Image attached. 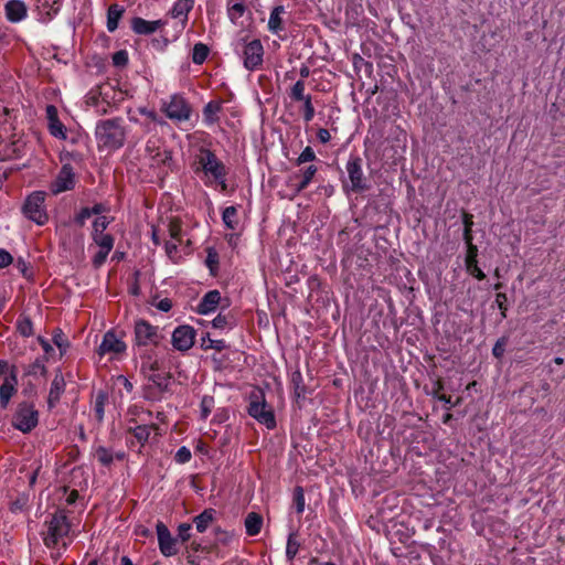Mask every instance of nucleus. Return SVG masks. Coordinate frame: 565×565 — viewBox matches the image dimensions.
<instances>
[{
  "mask_svg": "<svg viewBox=\"0 0 565 565\" xmlns=\"http://www.w3.org/2000/svg\"><path fill=\"white\" fill-rule=\"evenodd\" d=\"M47 128L50 134L60 139L65 140L67 137L66 127L63 125V122L58 120H54L47 124Z\"/></svg>",
  "mask_w": 565,
  "mask_h": 565,
  "instance_id": "obj_38",
  "label": "nucleus"
},
{
  "mask_svg": "<svg viewBox=\"0 0 565 565\" xmlns=\"http://www.w3.org/2000/svg\"><path fill=\"white\" fill-rule=\"evenodd\" d=\"M222 221L227 230L235 231L238 226L237 207L234 205L225 207L222 212Z\"/></svg>",
  "mask_w": 565,
  "mask_h": 565,
  "instance_id": "obj_28",
  "label": "nucleus"
},
{
  "mask_svg": "<svg viewBox=\"0 0 565 565\" xmlns=\"http://www.w3.org/2000/svg\"><path fill=\"white\" fill-rule=\"evenodd\" d=\"M295 509L298 514L303 513L306 507L305 492L301 487H296L294 492Z\"/></svg>",
  "mask_w": 565,
  "mask_h": 565,
  "instance_id": "obj_45",
  "label": "nucleus"
},
{
  "mask_svg": "<svg viewBox=\"0 0 565 565\" xmlns=\"http://www.w3.org/2000/svg\"><path fill=\"white\" fill-rule=\"evenodd\" d=\"M345 169L351 182V189L353 191L363 190L365 185L363 183L362 160L359 157H350Z\"/></svg>",
  "mask_w": 565,
  "mask_h": 565,
  "instance_id": "obj_16",
  "label": "nucleus"
},
{
  "mask_svg": "<svg viewBox=\"0 0 565 565\" xmlns=\"http://www.w3.org/2000/svg\"><path fill=\"white\" fill-rule=\"evenodd\" d=\"M211 323L214 329H218L221 331H228L234 327V320L231 317L221 313L217 315Z\"/></svg>",
  "mask_w": 565,
  "mask_h": 565,
  "instance_id": "obj_33",
  "label": "nucleus"
},
{
  "mask_svg": "<svg viewBox=\"0 0 565 565\" xmlns=\"http://www.w3.org/2000/svg\"><path fill=\"white\" fill-rule=\"evenodd\" d=\"M164 250H166L167 256L171 260L175 262L177 254H178V245H177V243L174 241H172V239L166 242Z\"/></svg>",
  "mask_w": 565,
  "mask_h": 565,
  "instance_id": "obj_53",
  "label": "nucleus"
},
{
  "mask_svg": "<svg viewBox=\"0 0 565 565\" xmlns=\"http://www.w3.org/2000/svg\"><path fill=\"white\" fill-rule=\"evenodd\" d=\"M203 345L205 349H215L217 351H222L226 347L224 340H216V339H209L207 343L203 339Z\"/></svg>",
  "mask_w": 565,
  "mask_h": 565,
  "instance_id": "obj_56",
  "label": "nucleus"
},
{
  "mask_svg": "<svg viewBox=\"0 0 565 565\" xmlns=\"http://www.w3.org/2000/svg\"><path fill=\"white\" fill-rule=\"evenodd\" d=\"M45 200L46 193L44 191H33L25 198L22 205L23 215L39 226H43L49 222Z\"/></svg>",
  "mask_w": 565,
  "mask_h": 565,
  "instance_id": "obj_4",
  "label": "nucleus"
},
{
  "mask_svg": "<svg viewBox=\"0 0 565 565\" xmlns=\"http://www.w3.org/2000/svg\"><path fill=\"white\" fill-rule=\"evenodd\" d=\"M245 11L246 6L243 2H233V0L227 1V15L233 23H237V21L244 15Z\"/></svg>",
  "mask_w": 565,
  "mask_h": 565,
  "instance_id": "obj_30",
  "label": "nucleus"
},
{
  "mask_svg": "<svg viewBox=\"0 0 565 565\" xmlns=\"http://www.w3.org/2000/svg\"><path fill=\"white\" fill-rule=\"evenodd\" d=\"M39 424V412L31 403H20L12 418V426L23 434L32 431Z\"/></svg>",
  "mask_w": 565,
  "mask_h": 565,
  "instance_id": "obj_7",
  "label": "nucleus"
},
{
  "mask_svg": "<svg viewBox=\"0 0 565 565\" xmlns=\"http://www.w3.org/2000/svg\"><path fill=\"white\" fill-rule=\"evenodd\" d=\"M216 511L212 508L205 509L193 519V523L199 533H204L214 521Z\"/></svg>",
  "mask_w": 565,
  "mask_h": 565,
  "instance_id": "obj_26",
  "label": "nucleus"
},
{
  "mask_svg": "<svg viewBox=\"0 0 565 565\" xmlns=\"http://www.w3.org/2000/svg\"><path fill=\"white\" fill-rule=\"evenodd\" d=\"M290 382L292 384V387H294V391H295V394L297 395V397H301L306 394V387L303 385L302 374L299 370L292 372V374L290 376Z\"/></svg>",
  "mask_w": 565,
  "mask_h": 565,
  "instance_id": "obj_39",
  "label": "nucleus"
},
{
  "mask_svg": "<svg viewBox=\"0 0 565 565\" xmlns=\"http://www.w3.org/2000/svg\"><path fill=\"white\" fill-rule=\"evenodd\" d=\"M264 56V46L258 39H254L244 44L243 49V61L244 66L253 71L257 66L262 65Z\"/></svg>",
  "mask_w": 565,
  "mask_h": 565,
  "instance_id": "obj_12",
  "label": "nucleus"
},
{
  "mask_svg": "<svg viewBox=\"0 0 565 565\" xmlns=\"http://www.w3.org/2000/svg\"><path fill=\"white\" fill-rule=\"evenodd\" d=\"M66 388V382L62 371L56 370L54 377L51 382L49 396H47V408L52 411L58 404L62 395L64 394Z\"/></svg>",
  "mask_w": 565,
  "mask_h": 565,
  "instance_id": "obj_17",
  "label": "nucleus"
},
{
  "mask_svg": "<svg viewBox=\"0 0 565 565\" xmlns=\"http://www.w3.org/2000/svg\"><path fill=\"white\" fill-rule=\"evenodd\" d=\"M12 256L6 249H0V269L7 268L12 264Z\"/></svg>",
  "mask_w": 565,
  "mask_h": 565,
  "instance_id": "obj_59",
  "label": "nucleus"
},
{
  "mask_svg": "<svg viewBox=\"0 0 565 565\" xmlns=\"http://www.w3.org/2000/svg\"><path fill=\"white\" fill-rule=\"evenodd\" d=\"M318 169L316 166L307 167L301 175L300 181L297 184H295L294 193L299 194L301 191H303L311 183Z\"/></svg>",
  "mask_w": 565,
  "mask_h": 565,
  "instance_id": "obj_29",
  "label": "nucleus"
},
{
  "mask_svg": "<svg viewBox=\"0 0 565 565\" xmlns=\"http://www.w3.org/2000/svg\"><path fill=\"white\" fill-rule=\"evenodd\" d=\"M110 220L107 216L99 215L93 222V234L105 233Z\"/></svg>",
  "mask_w": 565,
  "mask_h": 565,
  "instance_id": "obj_50",
  "label": "nucleus"
},
{
  "mask_svg": "<svg viewBox=\"0 0 565 565\" xmlns=\"http://www.w3.org/2000/svg\"><path fill=\"white\" fill-rule=\"evenodd\" d=\"M47 124L54 120H58L57 108L54 105H47L45 108Z\"/></svg>",
  "mask_w": 565,
  "mask_h": 565,
  "instance_id": "obj_62",
  "label": "nucleus"
},
{
  "mask_svg": "<svg viewBox=\"0 0 565 565\" xmlns=\"http://www.w3.org/2000/svg\"><path fill=\"white\" fill-rule=\"evenodd\" d=\"M126 349V343L119 337H117V334L113 330H108L103 335V340L98 345L96 352L100 358H103L107 354L124 353Z\"/></svg>",
  "mask_w": 565,
  "mask_h": 565,
  "instance_id": "obj_15",
  "label": "nucleus"
},
{
  "mask_svg": "<svg viewBox=\"0 0 565 565\" xmlns=\"http://www.w3.org/2000/svg\"><path fill=\"white\" fill-rule=\"evenodd\" d=\"M92 216L89 207H83L75 216L74 221L77 225L83 226L87 218Z\"/></svg>",
  "mask_w": 565,
  "mask_h": 565,
  "instance_id": "obj_54",
  "label": "nucleus"
},
{
  "mask_svg": "<svg viewBox=\"0 0 565 565\" xmlns=\"http://www.w3.org/2000/svg\"><path fill=\"white\" fill-rule=\"evenodd\" d=\"M286 13V9L284 6H276L271 9L269 19H268V31L273 34L279 35L282 31H285V24L282 20V15Z\"/></svg>",
  "mask_w": 565,
  "mask_h": 565,
  "instance_id": "obj_22",
  "label": "nucleus"
},
{
  "mask_svg": "<svg viewBox=\"0 0 565 565\" xmlns=\"http://www.w3.org/2000/svg\"><path fill=\"white\" fill-rule=\"evenodd\" d=\"M363 65L365 66L366 71L373 70V64L371 62H364V60L361 56L355 55L353 58L354 70L359 71Z\"/></svg>",
  "mask_w": 565,
  "mask_h": 565,
  "instance_id": "obj_61",
  "label": "nucleus"
},
{
  "mask_svg": "<svg viewBox=\"0 0 565 565\" xmlns=\"http://www.w3.org/2000/svg\"><path fill=\"white\" fill-rule=\"evenodd\" d=\"M93 241L96 243L98 248L111 250L114 247V238L107 233L93 234Z\"/></svg>",
  "mask_w": 565,
  "mask_h": 565,
  "instance_id": "obj_36",
  "label": "nucleus"
},
{
  "mask_svg": "<svg viewBox=\"0 0 565 565\" xmlns=\"http://www.w3.org/2000/svg\"><path fill=\"white\" fill-rule=\"evenodd\" d=\"M111 250L98 248V252L93 258V263L96 267L103 265Z\"/></svg>",
  "mask_w": 565,
  "mask_h": 565,
  "instance_id": "obj_57",
  "label": "nucleus"
},
{
  "mask_svg": "<svg viewBox=\"0 0 565 565\" xmlns=\"http://www.w3.org/2000/svg\"><path fill=\"white\" fill-rule=\"evenodd\" d=\"M289 96L292 100L300 102L303 98L310 96L305 94V84L302 81H297L290 89Z\"/></svg>",
  "mask_w": 565,
  "mask_h": 565,
  "instance_id": "obj_44",
  "label": "nucleus"
},
{
  "mask_svg": "<svg viewBox=\"0 0 565 565\" xmlns=\"http://www.w3.org/2000/svg\"><path fill=\"white\" fill-rule=\"evenodd\" d=\"M194 171L203 173V181L206 186L215 183L223 191L226 190L227 169L211 149L206 147L199 148L194 157Z\"/></svg>",
  "mask_w": 565,
  "mask_h": 565,
  "instance_id": "obj_2",
  "label": "nucleus"
},
{
  "mask_svg": "<svg viewBox=\"0 0 565 565\" xmlns=\"http://www.w3.org/2000/svg\"><path fill=\"white\" fill-rule=\"evenodd\" d=\"M221 292L216 289L207 291L198 303L196 311L200 315H210L216 311L221 302Z\"/></svg>",
  "mask_w": 565,
  "mask_h": 565,
  "instance_id": "obj_19",
  "label": "nucleus"
},
{
  "mask_svg": "<svg viewBox=\"0 0 565 565\" xmlns=\"http://www.w3.org/2000/svg\"><path fill=\"white\" fill-rule=\"evenodd\" d=\"M156 308L162 312H168L172 308V302L170 299L163 298L157 302Z\"/></svg>",
  "mask_w": 565,
  "mask_h": 565,
  "instance_id": "obj_63",
  "label": "nucleus"
},
{
  "mask_svg": "<svg viewBox=\"0 0 565 565\" xmlns=\"http://www.w3.org/2000/svg\"><path fill=\"white\" fill-rule=\"evenodd\" d=\"M17 328L20 334L25 338L32 335L33 333V323L28 317L20 318L18 320Z\"/></svg>",
  "mask_w": 565,
  "mask_h": 565,
  "instance_id": "obj_43",
  "label": "nucleus"
},
{
  "mask_svg": "<svg viewBox=\"0 0 565 565\" xmlns=\"http://www.w3.org/2000/svg\"><path fill=\"white\" fill-rule=\"evenodd\" d=\"M76 184V175L71 164H63L58 171L55 180L51 184V191L53 194H60L62 192L74 189Z\"/></svg>",
  "mask_w": 565,
  "mask_h": 565,
  "instance_id": "obj_13",
  "label": "nucleus"
},
{
  "mask_svg": "<svg viewBox=\"0 0 565 565\" xmlns=\"http://www.w3.org/2000/svg\"><path fill=\"white\" fill-rule=\"evenodd\" d=\"M195 340V330L188 324L177 327L171 337L172 345L178 351L190 350Z\"/></svg>",
  "mask_w": 565,
  "mask_h": 565,
  "instance_id": "obj_14",
  "label": "nucleus"
},
{
  "mask_svg": "<svg viewBox=\"0 0 565 565\" xmlns=\"http://www.w3.org/2000/svg\"><path fill=\"white\" fill-rule=\"evenodd\" d=\"M121 99L120 92H116L109 84H102L90 89L86 96V104L94 107L98 114H107Z\"/></svg>",
  "mask_w": 565,
  "mask_h": 565,
  "instance_id": "obj_3",
  "label": "nucleus"
},
{
  "mask_svg": "<svg viewBox=\"0 0 565 565\" xmlns=\"http://www.w3.org/2000/svg\"><path fill=\"white\" fill-rule=\"evenodd\" d=\"M25 373L31 376H43L46 374V366L44 363V360L41 358L35 359L34 362H32Z\"/></svg>",
  "mask_w": 565,
  "mask_h": 565,
  "instance_id": "obj_40",
  "label": "nucleus"
},
{
  "mask_svg": "<svg viewBox=\"0 0 565 565\" xmlns=\"http://www.w3.org/2000/svg\"><path fill=\"white\" fill-rule=\"evenodd\" d=\"M129 431L132 433L134 437L141 444L145 445L149 437L151 427L148 425H138L132 428H129Z\"/></svg>",
  "mask_w": 565,
  "mask_h": 565,
  "instance_id": "obj_37",
  "label": "nucleus"
},
{
  "mask_svg": "<svg viewBox=\"0 0 565 565\" xmlns=\"http://www.w3.org/2000/svg\"><path fill=\"white\" fill-rule=\"evenodd\" d=\"M222 110V102L211 100L204 107L202 111L203 122L205 126L211 127L220 120V113Z\"/></svg>",
  "mask_w": 565,
  "mask_h": 565,
  "instance_id": "obj_23",
  "label": "nucleus"
},
{
  "mask_svg": "<svg viewBox=\"0 0 565 565\" xmlns=\"http://www.w3.org/2000/svg\"><path fill=\"white\" fill-rule=\"evenodd\" d=\"M167 23L166 19L148 21L143 18L135 17L131 19V30L139 35H149L167 25Z\"/></svg>",
  "mask_w": 565,
  "mask_h": 565,
  "instance_id": "obj_18",
  "label": "nucleus"
},
{
  "mask_svg": "<svg viewBox=\"0 0 565 565\" xmlns=\"http://www.w3.org/2000/svg\"><path fill=\"white\" fill-rule=\"evenodd\" d=\"M52 341L54 345L58 349L60 356H63L66 353L67 349L70 348V342L65 338L61 329H56L54 331Z\"/></svg>",
  "mask_w": 565,
  "mask_h": 565,
  "instance_id": "obj_34",
  "label": "nucleus"
},
{
  "mask_svg": "<svg viewBox=\"0 0 565 565\" xmlns=\"http://www.w3.org/2000/svg\"><path fill=\"white\" fill-rule=\"evenodd\" d=\"M317 138H318V140H319L321 143H327V142H329V141H330V139H331V135H330V132H329V130H328V129H326V128H320V129H318V131H317Z\"/></svg>",
  "mask_w": 565,
  "mask_h": 565,
  "instance_id": "obj_64",
  "label": "nucleus"
},
{
  "mask_svg": "<svg viewBox=\"0 0 565 565\" xmlns=\"http://www.w3.org/2000/svg\"><path fill=\"white\" fill-rule=\"evenodd\" d=\"M106 401L107 394L104 392H98L95 397L94 412L99 422L104 418Z\"/></svg>",
  "mask_w": 565,
  "mask_h": 565,
  "instance_id": "obj_41",
  "label": "nucleus"
},
{
  "mask_svg": "<svg viewBox=\"0 0 565 565\" xmlns=\"http://www.w3.org/2000/svg\"><path fill=\"white\" fill-rule=\"evenodd\" d=\"M17 375L14 372H10L3 380V383L0 386V405L2 408H6L17 391Z\"/></svg>",
  "mask_w": 565,
  "mask_h": 565,
  "instance_id": "obj_21",
  "label": "nucleus"
},
{
  "mask_svg": "<svg viewBox=\"0 0 565 565\" xmlns=\"http://www.w3.org/2000/svg\"><path fill=\"white\" fill-rule=\"evenodd\" d=\"M191 458H192L191 450L186 446H181L174 455V460L179 465H184V463L189 462L191 460Z\"/></svg>",
  "mask_w": 565,
  "mask_h": 565,
  "instance_id": "obj_49",
  "label": "nucleus"
},
{
  "mask_svg": "<svg viewBox=\"0 0 565 565\" xmlns=\"http://www.w3.org/2000/svg\"><path fill=\"white\" fill-rule=\"evenodd\" d=\"M247 413L250 417L268 429L276 427V418L273 409L267 405L262 392H254L249 396Z\"/></svg>",
  "mask_w": 565,
  "mask_h": 565,
  "instance_id": "obj_6",
  "label": "nucleus"
},
{
  "mask_svg": "<svg viewBox=\"0 0 565 565\" xmlns=\"http://www.w3.org/2000/svg\"><path fill=\"white\" fill-rule=\"evenodd\" d=\"M111 60L115 67H125L129 61L128 52L126 50H119L113 54Z\"/></svg>",
  "mask_w": 565,
  "mask_h": 565,
  "instance_id": "obj_48",
  "label": "nucleus"
},
{
  "mask_svg": "<svg viewBox=\"0 0 565 565\" xmlns=\"http://www.w3.org/2000/svg\"><path fill=\"white\" fill-rule=\"evenodd\" d=\"M71 524L64 514L58 511L53 514L49 522L47 535L44 539V543L47 547H53L60 542L66 546L71 541Z\"/></svg>",
  "mask_w": 565,
  "mask_h": 565,
  "instance_id": "obj_5",
  "label": "nucleus"
},
{
  "mask_svg": "<svg viewBox=\"0 0 565 565\" xmlns=\"http://www.w3.org/2000/svg\"><path fill=\"white\" fill-rule=\"evenodd\" d=\"M194 0H175L172 7L167 12L166 17L175 20L174 30L177 39L186 28L189 21V13L193 10Z\"/></svg>",
  "mask_w": 565,
  "mask_h": 565,
  "instance_id": "obj_10",
  "label": "nucleus"
},
{
  "mask_svg": "<svg viewBox=\"0 0 565 565\" xmlns=\"http://www.w3.org/2000/svg\"><path fill=\"white\" fill-rule=\"evenodd\" d=\"M6 18L12 23L21 22L26 18L28 9L21 0H10L4 6Z\"/></svg>",
  "mask_w": 565,
  "mask_h": 565,
  "instance_id": "obj_20",
  "label": "nucleus"
},
{
  "mask_svg": "<svg viewBox=\"0 0 565 565\" xmlns=\"http://www.w3.org/2000/svg\"><path fill=\"white\" fill-rule=\"evenodd\" d=\"M205 265L212 275H215L218 268V254L214 248H209Z\"/></svg>",
  "mask_w": 565,
  "mask_h": 565,
  "instance_id": "obj_42",
  "label": "nucleus"
},
{
  "mask_svg": "<svg viewBox=\"0 0 565 565\" xmlns=\"http://www.w3.org/2000/svg\"><path fill=\"white\" fill-rule=\"evenodd\" d=\"M300 543L296 539V533L292 532L287 537V544H286V558L288 562H292L299 552Z\"/></svg>",
  "mask_w": 565,
  "mask_h": 565,
  "instance_id": "obj_32",
  "label": "nucleus"
},
{
  "mask_svg": "<svg viewBox=\"0 0 565 565\" xmlns=\"http://www.w3.org/2000/svg\"><path fill=\"white\" fill-rule=\"evenodd\" d=\"M38 8L45 11L50 18L56 14L61 8V0H36Z\"/></svg>",
  "mask_w": 565,
  "mask_h": 565,
  "instance_id": "obj_35",
  "label": "nucleus"
},
{
  "mask_svg": "<svg viewBox=\"0 0 565 565\" xmlns=\"http://www.w3.org/2000/svg\"><path fill=\"white\" fill-rule=\"evenodd\" d=\"M125 12L124 7L114 3L108 7L107 10V22L106 28L108 32L113 33L117 30L119 20L121 19L122 14Z\"/></svg>",
  "mask_w": 565,
  "mask_h": 565,
  "instance_id": "obj_25",
  "label": "nucleus"
},
{
  "mask_svg": "<svg viewBox=\"0 0 565 565\" xmlns=\"http://www.w3.org/2000/svg\"><path fill=\"white\" fill-rule=\"evenodd\" d=\"M116 384L122 385L127 393H131L134 391V384L125 375H118L116 379Z\"/></svg>",
  "mask_w": 565,
  "mask_h": 565,
  "instance_id": "obj_60",
  "label": "nucleus"
},
{
  "mask_svg": "<svg viewBox=\"0 0 565 565\" xmlns=\"http://www.w3.org/2000/svg\"><path fill=\"white\" fill-rule=\"evenodd\" d=\"M244 525H245L246 533L249 536H255V535L259 534V532L262 530L263 518L260 514H258L256 512H250L246 515Z\"/></svg>",
  "mask_w": 565,
  "mask_h": 565,
  "instance_id": "obj_27",
  "label": "nucleus"
},
{
  "mask_svg": "<svg viewBox=\"0 0 565 565\" xmlns=\"http://www.w3.org/2000/svg\"><path fill=\"white\" fill-rule=\"evenodd\" d=\"M95 457L102 466L109 467L115 459L122 460L125 458V454L122 451L114 452L109 448L98 446L95 448Z\"/></svg>",
  "mask_w": 565,
  "mask_h": 565,
  "instance_id": "obj_24",
  "label": "nucleus"
},
{
  "mask_svg": "<svg viewBox=\"0 0 565 565\" xmlns=\"http://www.w3.org/2000/svg\"><path fill=\"white\" fill-rule=\"evenodd\" d=\"M156 531L161 554L166 557L177 555L179 552L178 540L171 535L168 526L162 522H158Z\"/></svg>",
  "mask_w": 565,
  "mask_h": 565,
  "instance_id": "obj_11",
  "label": "nucleus"
},
{
  "mask_svg": "<svg viewBox=\"0 0 565 565\" xmlns=\"http://www.w3.org/2000/svg\"><path fill=\"white\" fill-rule=\"evenodd\" d=\"M134 335L135 344L138 347H156L163 339L159 328L143 319L135 321Z\"/></svg>",
  "mask_w": 565,
  "mask_h": 565,
  "instance_id": "obj_9",
  "label": "nucleus"
},
{
  "mask_svg": "<svg viewBox=\"0 0 565 565\" xmlns=\"http://www.w3.org/2000/svg\"><path fill=\"white\" fill-rule=\"evenodd\" d=\"M162 110L169 119L175 122L189 120L192 111L190 104L181 94H172L167 100H163Z\"/></svg>",
  "mask_w": 565,
  "mask_h": 565,
  "instance_id": "obj_8",
  "label": "nucleus"
},
{
  "mask_svg": "<svg viewBox=\"0 0 565 565\" xmlns=\"http://www.w3.org/2000/svg\"><path fill=\"white\" fill-rule=\"evenodd\" d=\"M210 54V49L206 44L199 42L192 49V62L196 65H202Z\"/></svg>",
  "mask_w": 565,
  "mask_h": 565,
  "instance_id": "obj_31",
  "label": "nucleus"
},
{
  "mask_svg": "<svg viewBox=\"0 0 565 565\" xmlns=\"http://www.w3.org/2000/svg\"><path fill=\"white\" fill-rule=\"evenodd\" d=\"M192 525L190 523H181L178 526V537L182 542H186L191 536Z\"/></svg>",
  "mask_w": 565,
  "mask_h": 565,
  "instance_id": "obj_52",
  "label": "nucleus"
},
{
  "mask_svg": "<svg viewBox=\"0 0 565 565\" xmlns=\"http://www.w3.org/2000/svg\"><path fill=\"white\" fill-rule=\"evenodd\" d=\"M214 406V398L212 396H203L200 403L201 418L206 419Z\"/></svg>",
  "mask_w": 565,
  "mask_h": 565,
  "instance_id": "obj_47",
  "label": "nucleus"
},
{
  "mask_svg": "<svg viewBox=\"0 0 565 565\" xmlns=\"http://www.w3.org/2000/svg\"><path fill=\"white\" fill-rule=\"evenodd\" d=\"M38 341L45 353V359H49L51 356V354L54 353L53 345L50 343V341L47 339H45L44 337H41V335L38 337Z\"/></svg>",
  "mask_w": 565,
  "mask_h": 565,
  "instance_id": "obj_55",
  "label": "nucleus"
},
{
  "mask_svg": "<svg viewBox=\"0 0 565 565\" xmlns=\"http://www.w3.org/2000/svg\"><path fill=\"white\" fill-rule=\"evenodd\" d=\"M300 102L302 103L301 109L303 111V120L309 122L315 117V107L312 105L311 96H308Z\"/></svg>",
  "mask_w": 565,
  "mask_h": 565,
  "instance_id": "obj_46",
  "label": "nucleus"
},
{
  "mask_svg": "<svg viewBox=\"0 0 565 565\" xmlns=\"http://www.w3.org/2000/svg\"><path fill=\"white\" fill-rule=\"evenodd\" d=\"M128 134V126L120 117L98 120L95 126L97 149L113 153L125 146Z\"/></svg>",
  "mask_w": 565,
  "mask_h": 565,
  "instance_id": "obj_1",
  "label": "nucleus"
},
{
  "mask_svg": "<svg viewBox=\"0 0 565 565\" xmlns=\"http://www.w3.org/2000/svg\"><path fill=\"white\" fill-rule=\"evenodd\" d=\"M316 160V153L311 147H306L296 159L298 166Z\"/></svg>",
  "mask_w": 565,
  "mask_h": 565,
  "instance_id": "obj_51",
  "label": "nucleus"
},
{
  "mask_svg": "<svg viewBox=\"0 0 565 565\" xmlns=\"http://www.w3.org/2000/svg\"><path fill=\"white\" fill-rule=\"evenodd\" d=\"M467 271L478 280H482L486 277L483 270L479 267L478 264L469 265Z\"/></svg>",
  "mask_w": 565,
  "mask_h": 565,
  "instance_id": "obj_58",
  "label": "nucleus"
}]
</instances>
